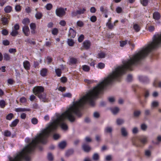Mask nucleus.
<instances>
[{
  "instance_id": "1",
  "label": "nucleus",
  "mask_w": 161,
  "mask_h": 161,
  "mask_svg": "<svg viewBox=\"0 0 161 161\" xmlns=\"http://www.w3.org/2000/svg\"><path fill=\"white\" fill-rule=\"evenodd\" d=\"M125 71H113L112 73L104 78L103 81L92 90H90L78 101L74 102L73 105L65 112L61 115H58L56 119L54 120L47 127L43 130L39 135L32 140L33 143H35L37 145L40 142L42 144L46 143L50 133L55 131L58 125L63 130H67L68 127L64 122L65 119H67L71 122H74L75 118L74 114L80 117L81 115V109L86 103H88L91 106L94 107L95 105L94 99L99 94L102 93L104 88L107 86L111 84L114 81H120Z\"/></svg>"
},
{
  "instance_id": "2",
  "label": "nucleus",
  "mask_w": 161,
  "mask_h": 161,
  "mask_svg": "<svg viewBox=\"0 0 161 161\" xmlns=\"http://www.w3.org/2000/svg\"><path fill=\"white\" fill-rule=\"evenodd\" d=\"M36 146L35 143H33L32 141L14 158L10 157L9 161H21L22 159L25 161H30L31 158L29 155L34 151Z\"/></svg>"
},
{
  "instance_id": "3",
  "label": "nucleus",
  "mask_w": 161,
  "mask_h": 161,
  "mask_svg": "<svg viewBox=\"0 0 161 161\" xmlns=\"http://www.w3.org/2000/svg\"><path fill=\"white\" fill-rule=\"evenodd\" d=\"M161 46V34L154 35L153 41L145 48L140 51V62L152 51Z\"/></svg>"
},
{
  "instance_id": "4",
  "label": "nucleus",
  "mask_w": 161,
  "mask_h": 161,
  "mask_svg": "<svg viewBox=\"0 0 161 161\" xmlns=\"http://www.w3.org/2000/svg\"><path fill=\"white\" fill-rule=\"evenodd\" d=\"M44 91V87L41 86H36L34 87L33 89V93L40 99L41 101L44 102H48V100L46 97V94Z\"/></svg>"
},
{
  "instance_id": "5",
  "label": "nucleus",
  "mask_w": 161,
  "mask_h": 161,
  "mask_svg": "<svg viewBox=\"0 0 161 161\" xmlns=\"http://www.w3.org/2000/svg\"><path fill=\"white\" fill-rule=\"evenodd\" d=\"M19 25L18 24H15L14 26V29L10 33V35L12 36H15L19 34L18 30L19 29Z\"/></svg>"
},
{
  "instance_id": "6",
  "label": "nucleus",
  "mask_w": 161,
  "mask_h": 161,
  "mask_svg": "<svg viewBox=\"0 0 161 161\" xmlns=\"http://www.w3.org/2000/svg\"><path fill=\"white\" fill-rule=\"evenodd\" d=\"M56 15L58 16L61 17L65 14V12L64 8H59L56 9Z\"/></svg>"
},
{
  "instance_id": "7",
  "label": "nucleus",
  "mask_w": 161,
  "mask_h": 161,
  "mask_svg": "<svg viewBox=\"0 0 161 161\" xmlns=\"http://www.w3.org/2000/svg\"><path fill=\"white\" fill-rule=\"evenodd\" d=\"M91 45L90 41L88 40L84 41L83 43V47L86 50L89 49Z\"/></svg>"
},
{
  "instance_id": "8",
  "label": "nucleus",
  "mask_w": 161,
  "mask_h": 161,
  "mask_svg": "<svg viewBox=\"0 0 161 161\" xmlns=\"http://www.w3.org/2000/svg\"><path fill=\"white\" fill-rule=\"evenodd\" d=\"M138 78L139 81L142 83H147L149 82V79L146 76L139 75Z\"/></svg>"
},
{
  "instance_id": "9",
  "label": "nucleus",
  "mask_w": 161,
  "mask_h": 161,
  "mask_svg": "<svg viewBox=\"0 0 161 161\" xmlns=\"http://www.w3.org/2000/svg\"><path fill=\"white\" fill-rule=\"evenodd\" d=\"M82 149L85 152H88L91 149V147L86 143H83L82 146Z\"/></svg>"
},
{
  "instance_id": "10",
  "label": "nucleus",
  "mask_w": 161,
  "mask_h": 161,
  "mask_svg": "<svg viewBox=\"0 0 161 161\" xmlns=\"http://www.w3.org/2000/svg\"><path fill=\"white\" fill-rule=\"evenodd\" d=\"M76 34V31L72 28H70L68 35V36L70 38H74Z\"/></svg>"
},
{
  "instance_id": "11",
  "label": "nucleus",
  "mask_w": 161,
  "mask_h": 161,
  "mask_svg": "<svg viewBox=\"0 0 161 161\" xmlns=\"http://www.w3.org/2000/svg\"><path fill=\"white\" fill-rule=\"evenodd\" d=\"M22 31L25 35L28 36L30 33V30L29 27L27 25H25L22 28Z\"/></svg>"
},
{
  "instance_id": "12",
  "label": "nucleus",
  "mask_w": 161,
  "mask_h": 161,
  "mask_svg": "<svg viewBox=\"0 0 161 161\" xmlns=\"http://www.w3.org/2000/svg\"><path fill=\"white\" fill-rule=\"evenodd\" d=\"M23 66L26 70H29L31 67L29 62L27 60L23 62Z\"/></svg>"
},
{
  "instance_id": "13",
  "label": "nucleus",
  "mask_w": 161,
  "mask_h": 161,
  "mask_svg": "<svg viewBox=\"0 0 161 161\" xmlns=\"http://www.w3.org/2000/svg\"><path fill=\"white\" fill-rule=\"evenodd\" d=\"M9 18L6 17H3L1 19L2 23L3 25H6L8 24Z\"/></svg>"
},
{
  "instance_id": "14",
  "label": "nucleus",
  "mask_w": 161,
  "mask_h": 161,
  "mask_svg": "<svg viewBox=\"0 0 161 161\" xmlns=\"http://www.w3.org/2000/svg\"><path fill=\"white\" fill-rule=\"evenodd\" d=\"M140 141L143 144L145 145L147 142V137L146 136H143L140 139Z\"/></svg>"
},
{
  "instance_id": "15",
  "label": "nucleus",
  "mask_w": 161,
  "mask_h": 161,
  "mask_svg": "<svg viewBox=\"0 0 161 161\" xmlns=\"http://www.w3.org/2000/svg\"><path fill=\"white\" fill-rule=\"evenodd\" d=\"M160 16V13L158 12H155L153 13V19L155 20H158L159 19Z\"/></svg>"
},
{
  "instance_id": "16",
  "label": "nucleus",
  "mask_w": 161,
  "mask_h": 161,
  "mask_svg": "<svg viewBox=\"0 0 161 161\" xmlns=\"http://www.w3.org/2000/svg\"><path fill=\"white\" fill-rule=\"evenodd\" d=\"M113 131V128L112 127L107 126L104 129V132L106 133H109L111 134Z\"/></svg>"
},
{
  "instance_id": "17",
  "label": "nucleus",
  "mask_w": 161,
  "mask_h": 161,
  "mask_svg": "<svg viewBox=\"0 0 161 161\" xmlns=\"http://www.w3.org/2000/svg\"><path fill=\"white\" fill-rule=\"evenodd\" d=\"M78 62V60L77 58L73 57H72L70 58L69 63V64H76Z\"/></svg>"
},
{
  "instance_id": "18",
  "label": "nucleus",
  "mask_w": 161,
  "mask_h": 161,
  "mask_svg": "<svg viewBox=\"0 0 161 161\" xmlns=\"http://www.w3.org/2000/svg\"><path fill=\"white\" fill-rule=\"evenodd\" d=\"M121 132L123 136L125 137L127 136L128 133L125 128L122 127L121 129Z\"/></svg>"
},
{
  "instance_id": "19",
  "label": "nucleus",
  "mask_w": 161,
  "mask_h": 161,
  "mask_svg": "<svg viewBox=\"0 0 161 161\" xmlns=\"http://www.w3.org/2000/svg\"><path fill=\"white\" fill-rule=\"evenodd\" d=\"M30 109L25 108H18L15 109V111L16 112L29 111Z\"/></svg>"
},
{
  "instance_id": "20",
  "label": "nucleus",
  "mask_w": 161,
  "mask_h": 161,
  "mask_svg": "<svg viewBox=\"0 0 161 161\" xmlns=\"http://www.w3.org/2000/svg\"><path fill=\"white\" fill-rule=\"evenodd\" d=\"M74 152V150L73 149H69L67 150L65 153V156L67 157H69L70 155H72Z\"/></svg>"
},
{
  "instance_id": "21",
  "label": "nucleus",
  "mask_w": 161,
  "mask_h": 161,
  "mask_svg": "<svg viewBox=\"0 0 161 161\" xmlns=\"http://www.w3.org/2000/svg\"><path fill=\"white\" fill-rule=\"evenodd\" d=\"M86 10V9L85 8H79L78 10H77V13H78V15H80L84 14Z\"/></svg>"
},
{
  "instance_id": "22",
  "label": "nucleus",
  "mask_w": 161,
  "mask_h": 161,
  "mask_svg": "<svg viewBox=\"0 0 161 161\" xmlns=\"http://www.w3.org/2000/svg\"><path fill=\"white\" fill-rule=\"evenodd\" d=\"M12 10V8L10 6H6L4 8V11L6 13H8L11 12Z\"/></svg>"
},
{
  "instance_id": "23",
  "label": "nucleus",
  "mask_w": 161,
  "mask_h": 161,
  "mask_svg": "<svg viewBox=\"0 0 161 161\" xmlns=\"http://www.w3.org/2000/svg\"><path fill=\"white\" fill-rule=\"evenodd\" d=\"M42 16V14L40 12H37L35 14V17L37 19H41Z\"/></svg>"
},
{
  "instance_id": "24",
  "label": "nucleus",
  "mask_w": 161,
  "mask_h": 161,
  "mask_svg": "<svg viewBox=\"0 0 161 161\" xmlns=\"http://www.w3.org/2000/svg\"><path fill=\"white\" fill-rule=\"evenodd\" d=\"M19 120L18 119H15L11 123L10 126L11 127L15 126L19 122Z\"/></svg>"
},
{
  "instance_id": "25",
  "label": "nucleus",
  "mask_w": 161,
  "mask_h": 161,
  "mask_svg": "<svg viewBox=\"0 0 161 161\" xmlns=\"http://www.w3.org/2000/svg\"><path fill=\"white\" fill-rule=\"evenodd\" d=\"M106 54L103 52H101L97 55V58H104L105 57Z\"/></svg>"
},
{
  "instance_id": "26",
  "label": "nucleus",
  "mask_w": 161,
  "mask_h": 161,
  "mask_svg": "<svg viewBox=\"0 0 161 161\" xmlns=\"http://www.w3.org/2000/svg\"><path fill=\"white\" fill-rule=\"evenodd\" d=\"M66 144V143L65 141H63L59 144L58 146L60 148L63 149L65 147Z\"/></svg>"
},
{
  "instance_id": "27",
  "label": "nucleus",
  "mask_w": 161,
  "mask_h": 161,
  "mask_svg": "<svg viewBox=\"0 0 161 161\" xmlns=\"http://www.w3.org/2000/svg\"><path fill=\"white\" fill-rule=\"evenodd\" d=\"M111 110L114 114H116L119 111V108L117 107H115L114 108H111Z\"/></svg>"
},
{
  "instance_id": "28",
  "label": "nucleus",
  "mask_w": 161,
  "mask_h": 161,
  "mask_svg": "<svg viewBox=\"0 0 161 161\" xmlns=\"http://www.w3.org/2000/svg\"><path fill=\"white\" fill-rule=\"evenodd\" d=\"M133 27L134 30L136 32H139L141 29V28L139 25L137 24H134L133 25Z\"/></svg>"
},
{
  "instance_id": "29",
  "label": "nucleus",
  "mask_w": 161,
  "mask_h": 161,
  "mask_svg": "<svg viewBox=\"0 0 161 161\" xmlns=\"http://www.w3.org/2000/svg\"><path fill=\"white\" fill-rule=\"evenodd\" d=\"M4 60L6 61H9L10 59V55L6 53L3 54Z\"/></svg>"
},
{
  "instance_id": "30",
  "label": "nucleus",
  "mask_w": 161,
  "mask_h": 161,
  "mask_svg": "<svg viewBox=\"0 0 161 161\" xmlns=\"http://www.w3.org/2000/svg\"><path fill=\"white\" fill-rule=\"evenodd\" d=\"M133 76L131 74H129L127 75L126 80L128 82H131L133 80Z\"/></svg>"
},
{
  "instance_id": "31",
  "label": "nucleus",
  "mask_w": 161,
  "mask_h": 161,
  "mask_svg": "<svg viewBox=\"0 0 161 161\" xmlns=\"http://www.w3.org/2000/svg\"><path fill=\"white\" fill-rule=\"evenodd\" d=\"M159 103L157 101H154L152 102L151 104V107L152 108H155L158 106Z\"/></svg>"
},
{
  "instance_id": "32",
  "label": "nucleus",
  "mask_w": 161,
  "mask_h": 161,
  "mask_svg": "<svg viewBox=\"0 0 161 161\" xmlns=\"http://www.w3.org/2000/svg\"><path fill=\"white\" fill-rule=\"evenodd\" d=\"M30 22V20L28 18H24L22 21V23L25 25H28Z\"/></svg>"
},
{
  "instance_id": "33",
  "label": "nucleus",
  "mask_w": 161,
  "mask_h": 161,
  "mask_svg": "<svg viewBox=\"0 0 161 161\" xmlns=\"http://www.w3.org/2000/svg\"><path fill=\"white\" fill-rule=\"evenodd\" d=\"M11 132L8 130H5L4 133V135L5 136L9 137L11 136Z\"/></svg>"
},
{
  "instance_id": "34",
  "label": "nucleus",
  "mask_w": 161,
  "mask_h": 161,
  "mask_svg": "<svg viewBox=\"0 0 161 161\" xmlns=\"http://www.w3.org/2000/svg\"><path fill=\"white\" fill-rule=\"evenodd\" d=\"M68 43L69 46L71 47L74 45L75 42L72 39H68Z\"/></svg>"
},
{
  "instance_id": "35",
  "label": "nucleus",
  "mask_w": 161,
  "mask_h": 161,
  "mask_svg": "<svg viewBox=\"0 0 161 161\" xmlns=\"http://www.w3.org/2000/svg\"><path fill=\"white\" fill-rule=\"evenodd\" d=\"M120 46L121 47H124L128 42V40L121 41L119 42Z\"/></svg>"
},
{
  "instance_id": "36",
  "label": "nucleus",
  "mask_w": 161,
  "mask_h": 161,
  "mask_svg": "<svg viewBox=\"0 0 161 161\" xmlns=\"http://www.w3.org/2000/svg\"><path fill=\"white\" fill-rule=\"evenodd\" d=\"M14 114L12 113H9L6 116V119L7 120H11L14 117Z\"/></svg>"
},
{
  "instance_id": "37",
  "label": "nucleus",
  "mask_w": 161,
  "mask_h": 161,
  "mask_svg": "<svg viewBox=\"0 0 161 161\" xmlns=\"http://www.w3.org/2000/svg\"><path fill=\"white\" fill-rule=\"evenodd\" d=\"M53 60V58L50 56H48L46 57V61L48 64H50Z\"/></svg>"
},
{
  "instance_id": "38",
  "label": "nucleus",
  "mask_w": 161,
  "mask_h": 161,
  "mask_svg": "<svg viewBox=\"0 0 161 161\" xmlns=\"http://www.w3.org/2000/svg\"><path fill=\"white\" fill-rule=\"evenodd\" d=\"M105 66V64L103 63H99L97 64V67L100 69H102Z\"/></svg>"
},
{
  "instance_id": "39",
  "label": "nucleus",
  "mask_w": 161,
  "mask_h": 161,
  "mask_svg": "<svg viewBox=\"0 0 161 161\" xmlns=\"http://www.w3.org/2000/svg\"><path fill=\"white\" fill-rule=\"evenodd\" d=\"M58 30L57 28H53L52 31V34L54 35H56L58 34Z\"/></svg>"
},
{
  "instance_id": "40",
  "label": "nucleus",
  "mask_w": 161,
  "mask_h": 161,
  "mask_svg": "<svg viewBox=\"0 0 161 161\" xmlns=\"http://www.w3.org/2000/svg\"><path fill=\"white\" fill-rule=\"evenodd\" d=\"M106 25L109 29H113L114 27V25H113L110 22L107 23Z\"/></svg>"
},
{
  "instance_id": "41",
  "label": "nucleus",
  "mask_w": 161,
  "mask_h": 161,
  "mask_svg": "<svg viewBox=\"0 0 161 161\" xmlns=\"http://www.w3.org/2000/svg\"><path fill=\"white\" fill-rule=\"evenodd\" d=\"M47 158L50 161H53V157L52 153H49L48 154Z\"/></svg>"
},
{
  "instance_id": "42",
  "label": "nucleus",
  "mask_w": 161,
  "mask_h": 161,
  "mask_svg": "<svg viewBox=\"0 0 161 161\" xmlns=\"http://www.w3.org/2000/svg\"><path fill=\"white\" fill-rule=\"evenodd\" d=\"M45 7L47 10H50L52 8L53 5L51 3H47Z\"/></svg>"
},
{
  "instance_id": "43",
  "label": "nucleus",
  "mask_w": 161,
  "mask_h": 161,
  "mask_svg": "<svg viewBox=\"0 0 161 161\" xmlns=\"http://www.w3.org/2000/svg\"><path fill=\"white\" fill-rule=\"evenodd\" d=\"M31 123L34 125H36L38 123V119L36 118H33L31 120Z\"/></svg>"
},
{
  "instance_id": "44",
  "label": "nucleus",
  "mask_w": 161,
  "mask_h": 161,
  "mask_svg": "<svg viewBox=\"0 0 161 161\" xmlns=\"http://www.w3.org/2000/svg\"><path fill=\"white\" fill-rule=\"evenodd\" d=\"M124 122L123 119H117L116 122L118 125H120L122 124Z\"/></svg>"
},
{
  "instance_id": "45",
  "label": "nucleus",
  "mask_w": 161,
  "mask_h": 161,
  "mask_svg": "<svg viewBox=\"0 0 161 161\" xmlns=\"http://www.w3.org/2000/svg\"><path fill=\"white\" fill-rule=\"evenodd\" d=\"M141 129L145 131L147 128V125L145 124H142L141 125Z\"/></svg>"
},
{
  "instance_id": "46",
  "label": "nucleus",
  "mask_w": 161,
  "mask_h": 161,
  "mask_svg": "<svg viewBox=\"0 0 161 161\" xmlns=\"http://www.w3.org/2000/svg\"><path fill=\"white\" fill-rule=\"evenodd\" d=\"M141 0V3L144 6H146L148 3V0Z\"/></svg>"
},
{
  "instance_id": "47",
  "label": "nucleus",
  "mask_w": 161,
  "mask_h": 161,
  "mask_svg": "<svg viewBox=\"0 0 161 161\" xmlns=\"http://www.w3.org/2000/svg\"><path fill=\"white\" fill-rule=\"evenodd\" d=\"M93 159L95 160H97L99 158V156L98 154L97 153L94 154L93 156Z\"/></svg>"
},
{
  "instance_id": "48",
  "label": "nucleus",
  "mask_w": 161,
  "mask_h": 161,
  "mask_svg": "<svg viewBox=\"0 0 161 161\" xmlns=\"http://www.w3.org/2000/svg\"><path fill=\"white\" fill-rule=\"evenodd\" d=\"M77 25L79 27H82L84 25V23L83 22L79 20L76 23Z\"/></svg>"
},
{
  "instance_id": "49",
  "label": "nucleus",
  "mask_w": 161,
  "mask_h": 161,
  "mask_svg": "<svg viewBox=\"0 0 161 161\" xmlns=\"http://www.w3.org/2000/svg\"><path fill=\"white\" fill-rule=\"evenodd\" d=\"M25 42H26L30 44H32L33 45H35L36 44V42L35 41H32L30 39L28 38L25 41Z\"/></svg>"
},
{
  "instance_id": "50",
  "label": "nucleus",
  "mask_w": 161,
  "mask_h": 161,
  "mask_svg": "<svg viewBox=\"0 0 161 161\" xmlns=\"http://www.w3.org/2000/svg\"><path fill=\"white\" fill-rule=\"evenodd\" d=\"M84 38V36L83 34L81 35L78 37V41L80 42H82Z\"/></svg>"
},
{
  "instance_id": "51",
  "label": "nucleus",
  "mask_w": 161,
  "mask_h": 161,
  "mask_svg": "<svg viewBox=\"0 0 161 161\" xmlns=\"http://www.w3.org/2000/svg\"><path fill=\"white\" fill-rule=\"evenodd\" d=\"M5 105V102L3 100L0 101V107L2 108H4Z\"/></svg>"
},
{
  "instance_id": "52",
  "label": "nucleus",
  "mask_w": 161,
  "mask_h": 161,
  "mask_svg": "<svg viewBox=\"0 0 161 161\" xmlns=\"http://www.w3.org/2000/svg\"><path fill=\"white\" fill-rule=\"evenodd\" d=\"M30 28L31 29H36V26L35 23H32L30 24Z\"/></svg>"
},
{
  "instance_id": "53",
  "label": "nucleus",
  "mask_w": 161,
  "mask_h": 161,
  "mask_svg": "<svg viewBox=\"0 0 161 161\" xmlns=\"http://www.w3.org/2000/svg\"><path fill=\"white\" fill-rule=\"evenodd\" d=\"M82 69L83 70H89L90 68L89 66L85 65L82 66Z\"/></svg>"
},
{
  "instance_id": "54",
  "label": "nucleus",
  "mask_w": 161,
  "mask_h": 161,
  "mask_svg": "<svg viewBox=\"0 0 161 161\" xmlns=\"http://www.w3.org/2000/svg\"><path fill=\"white\" fill-rule=\"evenodd\" d=\"M2 33L4 36L7 35L8 34V31L6 29H4L2 30Z\"/></svg>"
},
{
  "instance_id": "55",
  "label": "nucleus",
  "mask_w": 161,
  "mask_h": 161,
  "mask_svg": "<svg viewBox=\"0 0 161 161\" xmlns=\"http://www.w3.org/2000/svg\"><path fill=\"white\" fill-rule=\"evenodd\" d=\"M97 18L95 16H92L90 17V20L93 22H96L97 20Z\"/></svg>"
},
{
  "instance_id": "56",
  "label": "nucleus",
  "mask_w": 161,
  "mask_h": 161,
  "mask_svg": "<svg viewBox=\"0 0 161 161\" xmlns=\"http://www.w3.org/2000/svg\"><path fill=\"white\" fill-rule=\"evenodd\" d=\"M15 9L16 11L19 12L21 9V7L19 5H16L15 7Z\"/></svg>"
},
{
  "instance_id": "57",
  "label": "nucleus",
  "mask_w": 161,
  "mask_h": 161,
  "mask_svg": "<svg viewBox=\"0 0 161 161\" xmlns=\"http://www.w3.org/2000/svg\"><path fill=\"white\" fill-rule=\"evenodd\" d=\"M4 46H8L10 42L7 40H3L2 42Z\"/></svg>"
},
{
  "instance_id": "58",
  "label": "nucleus",
  "mask_w": 161,
  "mask_h": 161,
  "mask_svg": "<svg viewBox=\"0 0 161 161\" xmlns=\"http://www.w3.org/2000/svg\"><path fill=\"white\" fill-rule=\"evenodd\" d=\"M141 114V111L140 110L135 111L134 113V116L135 117L138 116Z\"/></svg>"
},
{
  "instance_id": "59",
  "label": "nucleus",
  "mask_w": 161,
  "mask_h": 161,
  "mask_svg": "<svg viewBox=\"0 0 161 161\" xmlns=\"http://www.w3.org/2000/svg\"><path fill=\"white\" fill-rule=\"evenodd\" d=\"M148 30L149 31L152 32L154 30L155 27L153 26L150 25V26H148Z\"/></svg>"
},
{
  "instance_id": "60",
  "label": "nucleus",
  "mask_w": 161,
  "mask_h": 161,
  "mask_svg": "<svg viewBox=\"0 0 161 161\" xmlns=\"http://www.w3.org/2000/svg\"><path fill=\"white\" fill-rule=\"evenodd\" d=\"M59 24L63 26H65L66 23V21L64 20H61L60 21L59 23Z\"/></svg>"
},
{
  "instance_id": "61",
  "label": "nucleus",
  "mask_w": 161,
  "mask_h": 161,
  "mask_svg": "<svg viewBox=\"0 0 161 161\" xmlns=\"http://www.w3.org/2000/svg\"><path fill=\"white\" fill-rule=\"evenodd\" d=\"M8 51L11 53H14L16 52V50L15 48H10L8 50Z\"/></svg>"
},
{
  "instance_id": "62",
  "label": "nucleus",
  "mask_w": 161,
  "mask_h": 161,
  "mask_svg": "<svg viewBox=\"0 0 161 161\" xmlns=\"http://www.w3.org/2000/svg\"><path fill=\"white\" fill-rule=\"evenodd\" d=\"M116 10L118 13H120L122 12V10L121 7H118L116 8Z\"/></svg>"
},
{
  "instance_id": "63",
  "label": "nucleus",
  "mask_w": 161,
  "mask_h": 161,
  "mask_svg": "<svg viewBox=\"0 0 161 161\" xmlns=\"http://www.w3.org/2000/svg\"><path fill=\"white\" fill-rule=\"evenodd\" d=\"M20 101L22 103H24L26 102V99L25 97H22L20 98Z\"/></svg>"
},
{
  "instance_id": "64",
  "label": "nucleus",
  "mask_w": 161,
  "mask_h": 161,
  "mask_svg": "<svg viewBox=\"0 0 161 161\" xmlns=\"http://www.w3.org/2000/svg\"><path fill=\"white\" fill-rule=\"evenodd\" d=\"M53 137L54 140H57L59 138V136L58 134H55L53 135Z\"/></svg>"
}]
</instances>
